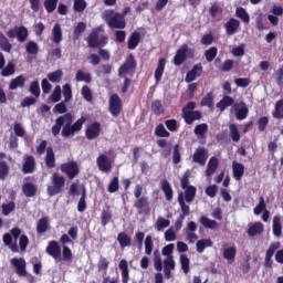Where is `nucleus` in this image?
Segmentation results:
<instances>
[{"instance_id": "nucleus-1", "label": "nucleus", "mask_w": 283, "mask_h": 283, "mask_svg": "<svg viewBox=\"0 0 283 283\" xmlns=\"http://www.w3.org/2000/svg\"><path fill=\"white\" fill-rule=\"evenodd\" d=\"M65 101L56 104L53 108L54 114H63L55 119V125L52 126L51 132L53 136L62 134L63 138H70L83 129V125L87 123V117L82 116L74 123V115L67 113V105ZM62 129V132H61Z\"/></svg>"}, {"instance_id": "nucleus-2", "label": "nucleus", "mask_w": 283, "mask_h": 283, "mask_svg": "<svg viewBox=\"0 0 283 283\" xmlns=\"http://www.w3.org/2000/svg\"><path fill=\"white\" fill-rule=\"evenodd\" d=\"M132 12V7H125L123 12H116L114 9H107L103 13V19L106 21L108 28L115 30H125L127 22L125 18Z\"/></svg>"}, {"instance_id": "nucleus-3", "label": "nucleus", "mask_w": 283, "mask_h": 283, "mask_svg": "<svg viewBox=\"0 0 283 283\" xmlns=\"http://www.w3.org/2000/svg\"><path fill=\"white\" fill-rule=\"evenodd\" d=\"M63 189H65V177L59 172H54L51 176V185L46 187L49 198H54V196L63 193Z\"/></svg>"}, {"instance_id": "nucleus-4", "label": "nucleus", "mask_w": 283, "mask_h": 283, "mask_svg": "<svg viewBox=\"0 0 283 283\" xmlns=\"http://www.w3.org/2000/svg\"><path fill=\"white\" fill-rule=\"evenodd\" d=\"M189 178H191V171L187 170L180 180L181 189H185L184 196L186 199V202H191L192 200H196V193L197 189L195 186H189Z\"/></svg>"}, {"instance_id": "nucleus-5", "label": "nucleus", "mask_w": 283, "mask_h": 283, "mask_svg": "<svg viewBox=\"0 0 283 283\" xmlns=\"http://www.w3.org/2000/svg\"><path fill=\"white\" fill-rule=\"evenodd\" d=\"M137 65L138 63L136 62L134 54H129L126 61L118 69L119 78H125L127 75L134 76Z\"/></svg>"}, {"instance_id": "nucleus-6", "label": "nucleus", "mask_w": 283, "mask_h": 283, "mask_svg": "<svg viewBox=\"0 0 283 283\" xmlns=\"http://www.w3.org/2000/svg\"><path fill=\"white\" fill-rule=\"evenodd\" d=\"M20 237H21V229L13 228L10 230V233L3 234L2 242H3L4 247H9V249H10V251H12V253H19V244H17V241L12 242V238L14 240H19Z\"/></svg>"}, {"instance_id": "nucleus-7", "label": "nucleus", "mask_w": 283, "mask_h": 283, "mask_svg": "<svg viewBox=\"0 0 283 283\" xmlns=\"http://www.w3.org/2000/svg\"><path fill=\"white\" fill-rule=\"evenodd\" d=\"M60 169L62 174L67 176L69 180H74V178L81 174V169H78V163L74 160L62 164Z\"/></svg>"}, {"instance_id": "nucleus-8", "label": "nucleus", "mask_w": 283, "mask_h": 283, "mask_svg": "<svg viewBox=\"0 0 283 283\" xmlns=\"http://www.w3.org/2000/svg\"><path fill=\"white\" fill-rule=\"evenodd\" d=\"M108 109L115 118L117 116H120V112H123V99H120V96L118 94L111 95L108 99Z\"/></svg>"}, {"instance_id": "nucleus-9", "label": "nucleus", "mask_w": 283, "mask_h": 283, "mask_svg": "<svg viewBox=\"0 0 283 283\" xmlns=\"http://www.w3.org/2000/svg\"><path fill=\"white\" fill-rule=\"evenodd\" d=\"M11 264L13 269H15V273L19 275V277H25V275H28L25 259L13 258L11 259Z\"/></svg>"}, {"instance_id": "nucleus-10", "label": "nucleus", "mask_w": 283, "mask_h": 283, "mask_svg": "<svg viewBox=\"0 0 283 283\" xmlns=\"http://www.w3.org/2000/svg\"><path fill=\"white\" fill-rule=\"evenodd\" d=\"M102 127L99 122H93L85 129L87 140H94L101 136Z\"/></svg>"}, {"instance_id": "nucleus-11", "label": "nucleus", "mask_w": 283, "mask_h": 283, "mask_svg": "<svg viewBox=\"0 0 283 283\" xmlns=\"http://www.w3.org/2000/svg\"><path fill=\"white\" fill-rule=\"evenodd\" d=\"M277 249H280V242H273L270 244L265 253V260H264L265 269H273V255H275V251H277Z\"/></svg>"}, {"instance_id": "nucleus-12", "label": "nucleus", "mask_w": 283, "mask_h": 283, "mask_svg": "<svg viewBox=\"0 0 283 283\" xmlns=\"http://www.w3.org/2000/svg\"><path fill=\"white\" fill-rule=\"evenodd\" d=\"M96 163L99 171H103L104 174H109V171H112V167H113L112 159H109L107 155L105 154L99 155L96 159Z\"/></svg>"}, {"instance_id": "nucleus-13", "label": "nucleus", "mask_w": 283, "mask_h": 283, "mask_svg": "<svg viewBox=\"0 0 283 283\" xmlns=\"http://www.w3.org/2000/svg\"><path fill=\"white\" fill-rule=\"evenodd\" d=\"M45 251L48 255H51V258H53V260H59V258H61V244H59V241H49Z\"/></svg>"}, {"instance_id": "nucleus-14", "label": "nucleus", "mask_w": 283, "mask_h": 283, "mask_svg": "<svg viewBox=\"0 0 283 283\" xmlns=\"http://www.w3.org/2000/svg\"><path fill=\"white\" fill-rule=\"evenodd\" d=\"M135 209H137L138 213H149V198L142 196L140 198L136 199L134 202Z\"/></svg>"}, {"instance_id": "nucleus-15", "label": "nucleus", "mask_w": 283, "mask_h": 283, "mask_svg": "<svg viewBox=\"0 0 283 283\" xmlns=\"http://www.w3.org/2000/svg\"><path fill=\"white\" fill-rule=\"evenodd\" d=\"M192 163L205 166L207 164V149L205 147H198L192 156Z\"/></svg>"}, {"instance_id": "nucleus-16", "label": "nucleus", "mask_w": 283, "mask_h": 283, "mask_svg": "<svg viewBox=\"0 0 283 283\" xmlns=\"http://www.w3.org/2000/svg\"><path fill=\"white\" fill-rule=\"evenodd\" d=\"M182 118L186 125H193L195 120H200L202 118V113L200 111H184Z\"/></svg>"}, {"instance_id": "nucleus-17", "label": "nucleus", "mask_w": 283, "mask_h": 283, "mask_svg": "<svg viewBox=\"0 0 283 283\" xmlns=\"http://www.w3.org/2000/svg\"><path fill=\"white\" fill-rule=\"evenodd\" d=\"M67 233L69 234H62V237L60 238L61 244H70L72 242V239L77 240L78 239V227L75 226V227L70 228Z\"/></svg>"}, {"instance_id": "nucleus-18", "label": "nucleus", "mask_w": 283, "mask_h": 283, "mask_svg": "<svg viewBox=\"0 0 283 283\" xmlns=\"http://www.w3.org/2000/svg\"><path fill=\"white\" fill-rule=\"evenodd\" d=\"M177 200H178V205L181 208V212H182L179 217H181V220H185V218H187V216H190V213H191V209L186 203L187 199L185 198V193L179 192Z\"/></svg>"}, {"instance_id": "nucleus-19", "label": "nucleus", "mask_w": 283, "mask_h": 283, "mask_svg": "<svg viewBox=\"0 0 283 283\" xmlns=\"http://www.w3.org/2000/svg\"><path fill=\"white\" fill-rule=\"evenodd\" d=\"M34 169H36V159L34 156L29 155L24 158V164L22 166L23 174H34Z\"/></svg>"}, {"instance_id": "nucleus-20", "label": "nucleus", "mask_w": 283, "mask_h": 283, "mask_svg": "<svg viewBox=\"0 0 283 283\" xmlns=\"http://www.w3.org/2000/svg\"><path fill=\"white\" fill-rule=\"evenodd\" d=\"M188 46L182 45L176 53L174 57V64L178 67L182 65L187 61V52H188Z\"/></svg>"}, {"instance_id": "nucleus-21", "label": "nucleus", "mask_w": 283, "mask_h": 283, "mask_svg": "<svg viewBox=\"0 0 283 283\" xmlns=\"http://www.w3.org/2000/svg\"><path fill=\"white\" fill-rule=\"evenodd\" d=\"M46 231H50V217H48V216L39 219V221L36 223L38 235H43V233H46Z\"/></svg>"}, {"instance_id": "nucleus-22", "label": "nucleus", "mask_w": 283, "mask_h": 283, "mask_svg": "<svg viewBox=\"0 0 283 283\" xmlns=\"http://www.w3.org/2000/svg\"><path fill=\"white\" fill-rule=\"evenodd\" d=\"M44 163L49 169H54L56 167V156L54 155V148L52 146L46 148Z\"/></svg>"}, {"instance_id": "nucleus-23", "label": "nucleus", "mask_w": 283, "mask_h": 283, "mask_svg": "<svg viewBox=\"0 0 283 283\" xmlns=\"http://www.w3.org/2000/svg\"><path fill=\"white\" fill-rule=\"evenodd\" d=\"M198 76H202V64L195 65L187 74H186V83H192L196 81Z\"/></svg>"}, {"instance_id": "nucleus-24", "label": "nucleus", "mask_w": 283, "mask_h": 283, "mask_svg": "<svg viewBox=\"0 0 283 283\" xmlns=\"http://www.w3.org/2000/svg\"><path fill=\"white\" fill-rule=\"evenodd\" d=\"M161 191L165 193V198L168 202L174 200V188H171V184L167 179H163L160 181Z\"/></svg>"}, {"instance_id": "nucleus-25", "label": "nucleus", "mask_w": 283, "mask_h": 283, "mask_svg": "<svg viewBox=\"0 0 283 283\" xmlns=\"http://www.w3.org/2000/svg\"><path fill=\"white\" fill-rule=\"evenodd\" d=\"M232 174H233L234 180L240 182V180H242V178L244 177V166L238 161H233Z\"/></svg>"}, {"instance_id": "nucleus-26", "label": "nucleus", "mask_w": 283, "mask_h": 283, "mask_svg": "<svg viewBox=\"0 0 283 283\" xmlns=\"http://www.w3.org/2000/svg\"><path fill=\"white\" fill-rule=\"evenodd\" d=\"M165 65H167V60L164 57L159 59L158 65L155 70V82L158 84L163 81V74H165Z\"/></svg>"}, {"instance_id": "nucleus-27", "label": "nucleus", "mask_w": 283, "mask_h": 283, "mask_svg": "<svg viewBox=\"0 0 283 283\" xmlns=\"http://www.w3.org/2000/svg\"><path fill=\"white\" fill-rule=\"evenodd\" d=\"M36 191H39V188L32 182H25L22 186V193H24L25 198H34Z\"/></svg>"}, {"instance_id": "nucleus-28", "label": "nucleus", "mask_w": 283, "mask_h": 283, "mask_svg": "<svg viewBox=\"0 0 283 283\" xmlns=\"http://www.w3.org/2000/svg\"><path fill=\"white\" fill-rule=\"evenodd\" d=\"M222 255L229 264H233V262H235V255H238V249H235V247L224 248Z\"/></svg>"}, {"instance_id": "nucleus-29", "label": "nucleus", "mask_w": 283, "mask_h": 283, "mask_svg": "<svg viewBox=\"0 0 283 283\" xmlns=\"http://www.w3.org/2000/svg\"><path fill=\"white\" fill-rule=\"evenodd\" d=\"M88 48H105L107 44V38L99 39L98 36L87 38Z\"/></svg>"}, {"instance_id": "nucleus-30", "label": "nucleus", "mask_w": 283, "mask_h": 283, "mask_svg": "<svg viewBox=\"0 0 283 283\" xmlns=\"http://www.w3.org/2000/svg\"><path fill=\"white\" fill-rule=\"evenodd\" d=\"M264 233V224L262 222H254L249 229H248V235L250 238H255V235H260Z\"/></svg>"}, {"instance_id": "nucleus-31", "label": "nucleus", "mask_w": 283, "mask_h": 283, "mask_svg": "<svg viewBox=\"0 0 283 283\" xmlns=\"http://www.w3.org/2000/svg\"><path fill=\"white\" fill-rule=\"evenodd\" d=\"M23 90L25 87V76L19 75L15 78H12L10 84H9V90L14 91V90Z\"/></svg>"}, {"instance_id": "nucleus-32", "label": "nucleus", "mask_w": 283, "mask_h": 283, "mask_svg": "<svg viewBox=\"0 0 283 283\" xmlns=\"http://www.w3.org/2000/svg\"><path fill=\"white\" fill-rule=\"evenodd\" d=\"M218 157H211L208 161L207 169H206V176L207 178H211L213 176L214 171H218Z\"/></svg>"}, {"instance_id": "nucleus-33", "label": "nucleus", "mask_w": 283, "mask_h": 283, "mask_svg": "<svg viewBox=\"0 0 283 283\" xmlns=\"http://www.w3.org/2000/svg\"><path fill=\"white\" fill-rule=\"evenodd\" d=\"M227 34L231 35V34H235V32L238 31V29L240 28V20H235L233 18H231L226 24H224Z\"/></svg>"}, {"instance_id": "nucleus-34", "label": "nucleus", "mask_w": 283, "mask_h": 283, "mask_svg": "<svg viewBox=\"0 0 283 283\" xmlns=\"http://www.w3.org/2000/svg\"><path fill=\"white\" fill-rule=\"evenodd\" d=\"M117 242L120 249H126V247H132V237L126 232H119L117 235Z\"/></svg>"}, {"instance_id": "nucleus-35", "label": "nucleus", "mask_w": 283, "mask_h": 283, "mask_svg": "<svg viewBox=\"0 0 283 283\" xmlns=\"http://www.w3.org/2000/svg\"><path fill=\"white\" fill-rule=\"evenodd\" d=\"M235 103V99L229 95H224L223 98L217 104L220 112H224L226 107H231Z\"/></svg>"}, {"instance_id": "nucleus-36", "label": "nucleus", "mask_w": 283, "mask_h": 283, "mask_svg": "<svg viewBox=\"0 0 283 283\" xmlns=\"http://www.w3.org/2000/svg\"><path fill=\"white\" fill-rule=\"evenodd\" d=\"M7 34L8 36H28V29L25 27H13Z\"/></svg>"}, {"instance_id": "nucleus-37", "label": "nucleus", "mask_w": 283, "mask_h": 283, "mask_svg": "<svg viewBox=\"0 0 283 283\" xmlns=\"http://www.w3.org/2000/svg\"><path fill=\"white\" fill-rule=\"evenodd\" d=\"M207 132H209V125L207 123L198 124L193 129V133L198 138H205Z\"/></svg>"}, {"instance_id": "nucleus-38", "label": "nucleus", "mask_w": 283, "mask_h": 283, "mask_svg": "<svg viewBox=\"0 0 283 283\" xmlns=\"http://www.w3.org/2000/svg\"><path fill=\"white\" fill-rule=\"evenodd\" d=\"M199 222L205 229H218V221L211 220L209 217L202 216Z\"/></svg>"}, {"instance_id": "nucleus-39", "label": "nucleus", "mask_w": 283, "mask_h": 283, "mask_svg": "<svg viewBox=\"0 0 283 283\" xmlns=\"http://www.w3.org/2000/svg\"><path fill=\"white\" fill-rule=\"evenodd\" d=\"M235 17L238 19H241V21H243V23H250V21H251V17L247 12V9H244L242 7H238L235 9Z\"/></svg>"}, {"instance_id": "nucleus-40", "label": "nucleus", "mask_w": 283, "mask_h": 283, "mask_svg": "<svg viewBox=\"0 0 283 283\" xmlns=\"http://www.w3.org/2000/svg\"><path fill=\"white\" fill-rule=\"evenodd\" d=\"M272 231L275 238H280L282 235V221L280 217L273 218Z\"/></svg>"}, {"instance_id": "nucleus-41", "label": "nucleus", "mask_w": 283, "mask_h": 283, "mask_svg": "<svg viewBox=\"0 0 283 283\" xmlns=\"http://www.w3.org/2000/svg\"><path fill=\"white\" fill-rule=\"evenodd\" d=\"M87 198V190L85 188L82 189V195L77 203V211L80 213H83L85 209H87V201H85Z\"/></svg>"}, {"instance_id": "nucleus-42", "label": "nucleus", "mask_w": 283, "mask_h": 283, "mask_svg": "<svg viewBox=\"0 0 283 283\" xmlns=\"http://www.w3.org/2000/svg\"><path fill=\"white\" fill-rule=\"evenodd\" d=\"M29 92L35 98H39V96H41V86L39 84V80H35L30 84Z\"/></svg>"}, {"instance_id": "nucleus-43", "label": "nucleus", "mask_w": 283, "mask_h": 283, "mask_svg": "<svg viewBox=\"0 0 283 283\" xmlns=\"http://www.w3.org/2000/svg\"><path fill=\"white\" fill-rule=\"evenodd\" d=\"M207 247H213V241L211 239H201L197 242V252L203 253Z\"/></svg>"}, {"instance_id": "nucleus-44", "label": "nucleus", "mask_w": 283, "mask_h": 283, "mask_svg": "<svg viewBox=\"0 0 283 283\" xmlns=\"http://www.w3.org/2000/svg\"><path fill=\"white\" fill-rule=\"evenodd\" d=\"M155 135L158 136V138H169L171 134L165 128V125L159 124L155 128Z\"/></svg>"}, {"instance_id": "nucleus-45", "label": "nucleus", "mask_w": 283, "mask_h": 283, "mask_svg": "<svg viewBox=\"0 0 283 283\" xmlns=\"http://www.w3.org/2000/svg\"><path fill=\"white\" fill-rule=\"evenodd\" d=\"M111 221H112V210H109V208H107L106 210L102 211L101 224H102V227H107V224H109Z\"/></svg>"}, {"instance_id": "nucleus-46", "label": "nucleus", "mask_w": 283, "mask_h": 283, "mask_svg": "<svg viewBox=\"0 0 283 283\" xmlns=\"http://www.w3.org/2000/svg\"><path fill=\"white\" fill-rule=\"evenodd\" d=\"M48 78L51 83H61L63 81V71L56 70L55 72L49 73Z\"/></svg>"}, {"instance_id": "nucleus-47", "label": "nucleus", "mask_w": 283, "mask_h": 283, "mask_svg": "<svg viewBox=\"0 0 283 283\" xmlns=\"http://www.w3.org/2000/svg\"><path fill=\"white\" fill-rule=\"evenodd\" d=\"M75 78L77 82H84V83H92V74L91 73H84L83 71H77Z\"/></svg>"}, {"instance_id": "nucleus-48", "label": "nucleus", "mask_w": 283, "mask_h": 283, "mask_svg": "<svg viewBox=\"0 0 283 283\" xmlns=\"http://www.w3.org/2000/svg\"><path fill=\"white\" fill-rule=\"evenodd\" d=\"M10 176V166L4 160L0 161V180H6Z\"/></svg>"}, {"instance_id": "nucleus-49", "label": "nucleus", "mask_w": 283, "mask_h": 283, "mask_svg": "<svg viewBox=\"0 0 283 283\" xmlns=\"http://www.w3.org/2000/svg\"><path fill=\"white\" fill-rule=\"evenodd\" d=\"M1 70V76H12V74H14L15 72V66H14V63L12 62H9L6 66H3V69H0Z\"/></svg>"}, {"instance_id": "nucleus-50", "label": "nucleus", "mask_w": 283, "mask_h": 283, "mask_svg": "<svg viewBox=\"0 0 283 283\" xmlns=\"http://www.w3.org/2000/svg\"><path fill=\"white\" fill-rule=\"evenodd\" d=\"M171 221H169V219L159 217L156 221L155 229H157V231H163V229H167V227H169Z\"/></svg>"}, {"instance_id": "nucleus-51", "label": "nucleus", "mask_w": 283, "mask_h": 283, "mask_svg": "<svg viewBox=\"0 0 283 283\" xmlns=\"http://www.w3.org/2000/svg\"><path fill=\"white\" fill-rule=\"evenodd\" d=\"M266 211V202L264 201V197L259 198V203L254 208V216H260L261 213Z\"/></svg>"}, {"instance_id": "nucleus-52", "label": "nucleus", "mask_w": 283, "mask_h": 283, "mask_svg": "<svg viewBox=\"0 0 283 283\" xmlns=\"http://www.w3.org/2000/svg\"><path fill=\"white\" fill-rule=\"evenodd\" d=\"M229 129H230V136H231L233 143H239L240 142V130H238V126L235 124H230Z\"/></svg>"}, {"instance_id": "nucleus-53", "label": "nucleus", "mask_w": 283, "mask_h": 283, "mask_svg": "<svg viewBox=\"0 0 283 283\" xmlns=\"http://www.w3.org/2000/svg\"><path fill=\"white\" fill-rule=\"evenodd\" d=\"M205 56H206V61H208V63L213 62L216 56H218V49L216 46L210 48L209 50H207L205 52Z\"/></svg>"}, {"instance_id": "nucleus-54", "label": "nucleus", "mask_w": 283, "mask_h": 283, "mask_svg": "<svg viewBox=\"0 0 283 283\" xmlns=\"http://www.w3.org/2000/svg\"><path fill=\"white\" fill-rule=\"evenodd\" d=\"M182 160V156L180 155V145L176 144L174 146V151H172V163L174 165H178Z\"/></svg>"}, {"instance_id": "nucleus-55", "label": "nucleus", "mask_w": 283, "mask_h": 283, "mask_svg": "<svg viewBox=\"0 0 283 283\" xmlns=\"http://www.w3.org/2000/svg\"><path fill=\"white\" fill-rule=\"evenodd\" d=\"M151 109L156 116L164 114L165 109H163V102H160V99L153 102Z\"/></svg>"}, {"instance_id": "nucleus-56", "label": "nucleus", "mask_w": 283, "mask_h": 283, "mask_svg": "<svg viewBox=\"0 0 283 283\" xmlns=\"http://www.w3.org/2000/svg\"><path fill=\"white\" fill-rule=\"evenodd\" d=\"M201 107H213V94L207 93V95L201 99Z\"/></svg>"}, {"instance_id": "nucleus-57", "label": "nucleus", "mask_w": 283, "mask_h": 283, "mask_svg": "<svg viewBox=\"0 0 283 283\" xmlns=\"http://www.w3.org/2000/svg\"><path fill=\"white\" fill-rule=\"evenodd\" d=\"M87 8V2L85 0H74L73 10L74 12H83Z\"/></svg>"}, {"instance_id": "nucleus-58", "label": "nucleus", "mask_w": 283, "mask_h": 283, "mask_svg": "<svg viewBox=\"0 0 283 283\" xmlns=\"http://www.w3.org/2000/svg\"><path fill=\"white\" fill-rule=\"evenodd\" d=\"M14 209H17V205L13 201L2 205L3 216H10L12 213V211H14Z\"/></svg>"}, {"instance_id": "nucleus-59", "label": "nucleus", "mask_w": 283, "mask_h": 283, "mask_svg": "<svg viewBox=\"0 0 283 283\" xmlns=\"http://www.w3.org/2000/svg\"><path fill=\"white\" fill-rule=\"evenodd\" d=\"M282 112H283V99H280L275 104V109L272 113L273 118H282Z\"/></svg>"}, {"instance_id": "nucleus-60", "label": "nucleus", "mask_w": 283, "mask_h": 283, "mask_svg": "<svg viewBox=\"0 0 283 283\" xmlns=\"http://www.w3.org/2000/svg\"><path fill=\"white\" fill-rule=\"evenodd\" d=\"M72 250L70 249V247L67 245H63L62 248V259L64 260V262H72Z\"/></svg>"}, {"instance_id": "nucleus-61", "label": "nucleus", "mask_w": 283, "mask_h": 283, "mask_svg": "<svg viewBox=\"0 0 283 283\" xmlns=\"http://www.w3.org/2000/svg\"><path fill=\"white\" fill-rule=\"evenodd\" d=\"M120 185H119V181H118V177H114L112 179V181L109 182L108 185V192L109 193H116V191H118Z\"/></svg>"}, {"instance_id": "nucleus-62", "label": "nucleus", "mask_w": 283, "mask_h": 283, "mask_svg": "<svg viewBox=\"0 0 283 283\" xmlns=\"http://www.w3.org/2000/svg\"><path fill=\"white\" fill-rule=\"evenodd\" d=\"M107 269H109V261L107 258L101 256L97 263V270L107 272Z\"/></svg>"}, {"instance_id": "nucleus-63", "label": "nucleus", "mask_w": 283, "mask_h": 283, "mask_svg": "<svg viewBox=\"0 0 283 283\" xmlns=\"http://www.w3.org/2000/svg\"><path fill=\"white\" fill-rule=\"evenodd\" d=\"M180 264L184 273H189V256L187 254L180 255Z\"/></svg>"}, {"instance_id": "nucleus-64", "label": "nucleus", "mask_w": 283, "mask_h": 283, "mask_svg": "<svg viewBox=\"0 0 283 283\" xmlns=\"http://www.w3.org/2000/svg\"><path fill=\"white\" fill-rule=\"evenodd\" d=\"M50 101H52V103H59V101H61V87L59 85L55 86L50 95Z\"/></svg>"}]
</instances>
